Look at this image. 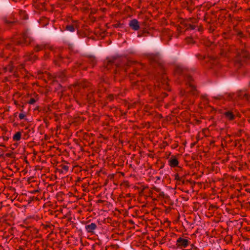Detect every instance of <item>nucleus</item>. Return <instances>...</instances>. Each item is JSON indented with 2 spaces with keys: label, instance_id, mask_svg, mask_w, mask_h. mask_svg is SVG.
<instances>
[{
  "label": "nucleus",
  "instance_id": "obj_1",
  "mask_svg": "<svg viewBox=\"0 0 250 250\" xmlns=\"http://www.w3.org/2000/svg\"><path fill=\"white\" fill-rule=\"evenodd\" d=\"M31 38L29 36L27 32L24 33L20 38H15L10 41V42H7L5 44V48L2 53L0 54L1 58L8 57L10 54L7 51L8 50H14V48L13 46V44L23 46L24 45H28L31 42Z\"/></svg>",
  "mask_w": 250,
  "mask_h": 250
},
{
  "label": "nucleus",
  "instance_id": "obj_2",
  "mask_svg": "<svg viewBox=\"0 0 250 250\" xmlns=\"http://www.w3.org/2000/svg\"><path fill=\"white\" fill-rule=\"evenodd\" d=\"M18 62L17 61V59H12L7 65L3 67V70L4 72H9L15 77H17L19 76V71L24 68L23 64L20 65H18Z\"/></svg>",
  "mask_w": 250,
  "mask_h": 250
},
{
  "label": "nucleus",
  "instance_id": "obj_3",
  "mask_svg": "<svg viewBox=\"0 0 250 250\" xmlns=\"http://www.w3.org/2000/svg\"><path fill=\"white\" fill-rule=\"evenodd\" d=\"M126 62V58H114L111 60H107L105 67L107 69H110L113 65L116 66V67H119Z\"/></svg>",
  "mask_w": 250,
  "mask_h": 250
},
{
  "label": "nucleus",
  "instance_id": "obj_4",
  "mask_svg": "<svg viewBox=\"0 0 250 250\" xmlns=\"http://www.w3.org/2000/svg\"><path fill=\"white\" fill-rule=\"evenodd\" d=\"M52 47L48 44H41L37 45L35 48V50L36 52L40 51L41 50L44 51V55L43 58L44 59H46L49 57V50H51Z\"/></svg>",
  "mask_w": 250,
  "mask_h": 250
},
{
  "label": "nucleus",
  "instance_id": "obj_5",
  "mask_svg": "<svg viewBox=\"0 0 250 250\" xmlns=\"http://www.w3.org/2000/svg\"><path fill=\"white\" fill-rule=\"evenodd\" d=\"M187 84L188 86L187 87L188 92H190L193 95H196L198 94L197 90L196 89L194 84L192 83V78L190 76H188L187 78Z\"/></svg>",
  "mask_w": 250,
  "mask_h": 250
},
{
  "label": "nucleus",
  "instance_id": "obj_6",
  "mask_svg": "<svg viewBox=\"0 0 250 250\" xmlns=\"http://www.w3.org/2000/svg\"><path fill=\"white\" fill-rule=\"evenodd\" d=\"M250 59V55L245 50H242L241 52H238L236 61L239 62H245L247 59Z\"/></svg>",
  "mask_w": 250,
  "mask_h": 250
},
{
  "label": "nucleus",
  "instance_id": "obj_7",
  "mask_svg": "<svg viewBox=\"0 0 250 250\" xmlns=\"http://www.w3.org/2000/svg\"><path fill=\"white\" fill-rule=\"evenodd\" d=\"M236 98V100L249 101H250V95L246 91L240 90L237 92Z\"/></svg>",
  "mask_w": 250,
  "mask_h": 250
},
{
  "label": "nucleus",
  "instance_id": "obj_8",
  "mask_svg": "<svg viewBox=\"0 0 250 250\" xmlns=\"http://www.w3.org/2000/svg\"><path fill=\"white\" fill-rule=\"evenodd\" d=\"M189 244V241L182 237L178 238L176 242V247L179 249L186 248Z\"/></svg>",
  "mask_w": 250,
  "mask_h": 250
},
{
  "label": "nucleus",
  "instance_id": "obj_9",
  "mask_svg": "<svg viewBox=\"0 0 250 250\" xmlns=\"http://www.w3.org/2000/svg\"><path fill=\"white\" fill-rule=\"evenodd\" d=\"M157 86L163 88L164 89L168 90V84L167 80V78L166 76H163L162 80L158 82Z\"/></svg>",
  "mask_w": 250,
  "mask_h": 250
},
{
  "label": "nucleus",
  "instance_id": "obj_10",
  "mask_svg": "<svg viewBox=\"0 0 250 250\" xmlns=\"http://www.w3.org/2000/svg\"><path fill=\"white\" fill-rule=\"evenodd\" d=\"M56 79L61 82H64L67 80V76L65 71L59 72L56 74Z\"/></svg>",
  "mask_w": 250,
  "mask_h": 250
},
{
  "label": "nucleus",
  "instance_id": "obj_11",
  "mask_svg": "<svg viewBox=\"0 0 250 250\" xmlns=\"http://www.w3.org/2000/svg\"><path fill=\"white\" fill-rule=\"evenodd\" d=\"M129 26L134 30H138L140 26L139 24V22L136 19H133L132 20H131L129 21Z\"/></svg>",
  "mask_w": 250,
  "mask_h": 250
},
{
  "label": "nucleus",
  "instance_id": "obj_12",
  "mask_svg": "<svg viewBox=\"0 0 250 250\" xmlns=\"http://www.w3.org/2000/svg\"><path fill=\"white\" fill-rule=\"evenodd\" d=\"M78 28V25L77 21H74L73 24L67 25L65 29L70 32H74L76 29Z\"/></svg>",
  "mask_w": 250,
  "mask_h": 250
},
{
  "label": "nucleus",
  "instance_id": "obj_13",
  "mask_svg": "<svg viewBox=\"0 0 250 250\" xmlns=\"http://www.w3.org/2000/svg\"><path fill=\"white\" fill-rule=\"evenodd\" d=\"M25 61H30L31 62H34L37 59V57L34 55L33 53H27L25 56Z\"/></svg>",
  "mask_w": 250,
  "mask_h": 250
},
{
  "label": "nucleus",
  "instance_id": "obj_14",
  "mask_svg": "<svg viewBox=\"0 0 250 250\" xmlns=\"http://www.w3.org/2000/svg\"><path fill=\"white\" fill-rule=\"evenodd\" d=\"M97 228V225L94 223H91L90 224L86 225L85 226L86 230L89 233H93L94 230Z\"/></svg>",
  "mask_w": 250,
  "mask_h": 250
},
{
  "label": "nucleus",
  "instance_id": "obj_15",
  "mask_svg": "<svg viewBox=\"0 0 250 250\" xmlns=\"http://www.w3.org/2000/svg\"><path fill=\"white\" fill-rule=\"evenodd\" d=\"M89 83L86 81H80L78 82L75 85L76 88H85L89 86Z\"/></svg>",
  "mask_w": 250,
  "mask_h": 250
},
{
  "label": "nucleus",
  "instance_id": "obj_16",
  "mask_svg": "<svg viewBox=\"0 0 250 250\" xmlns=\"http://www.w3.org/2000/svg\"><path fill=\"white\" fill-rule=\"evenodd\" d=\"M196 57L198 58L199 60H203V59H206L208 60L206 61V62H209L210 64H213L215 63V61L213 60V59H210L208 58H206L205 56L202 55L200 54H198L196 55Z\"/></svg>",
  "mask_w": 250,
  "mask_h": 250
},
{
  "label": "nucleus",
  "instance_id": "obj_17",
  "mask_svg": "<svg viewBox=\"0 0 250 250\" xmlns=\"http://www.w3.org/2000/svg\"><path fill=\"white\" fill-rule=\"evenodd\" d=\"M186 69L184 68L181 66H177L175 69V73L177 74L185 75Z\"/></svg>",
  "mask_w": 250,
  "mask_h": 250
},
{
  "label": "nucleus",
  "instance_id": "obj_18",
  "mask_svg": "<svg viewBox=\"0 0 250 250\" xmlns=\"http://www.w3.org/2000/svg\"><path fill=\"white\" fill-rule=\"evenodd\" d=\"M168 161L169 164L171 167H175L178 165L177 159L174 156L171 157Z\"/></svg>",
  "mask_w": 250,
  "mask_h": 250
},
{
  "label": "nucleus",
  "instance_id": "obj_19",
  "mask_svg": "<svg viewBox=\"0 0 250 250\" xmlns=\"http://www.w3.org/2000/svg\"><path fill=\"white\" fill-rule=\"evenodd\" d=\"M148 59L151 63L157 62L159 60V57L156 55H150L148 57Z\"/></svg>",
  "mask_w": 250,
  "mask_h": 250
},
{
  "label": "nucleus",
  "instance_id": "obj_20",
  "mask_svg": "<svg viewBox=\"0 0 250 250\" xmlns=\"http://www.w3.org/2000/svg\"><path fill=\"white\" fill-rule=\"evenodd\" d=\"M225 117L229 120H233L234 119V115L231 111H227L224 113Z\"/></svg>",
  "mask_w": 250,
  "mask_h": 250
},
{
  "label": "nucleus",
  "instance_id": "obj_21",
  "mask_svg": "<svg viewBox=\"0 0 250 250\" xmlns=\"http://www.w3.org/2000/svg\"><path fill=\"white\" fill-rule=\"evenodd\" d=\"M21 132H16L13 136V140L15 141H18L21 139Z\"/></svg>",
  "mask_w": 250,
  "mask_h": 250
},
{
  "label": "nucleus",
  "instance_id": "obj_22",
  "mask_svg": "<svg viewBox=\"0 0 250 250\" xmlns=\"http://www.w3.org/2000/svg\"><path fill=\"white\" fill-rule=\"evenodd\" d=\"M87 99L89 102L92 103L95 100V97L92 92H89L87 95Z\"/></svg>",
  "mask_w": 250,
  "mask_h": 250
},
{
  "label": "nucleus",
  "instance_id": "obj_23",
  "mask_svg": "<svg viewBox=\"0 0 250 250\" xmlns=\"http://www.w3.org/2000/svg\"><path fill=\"white\" fill-rule=\"evenodd\" d=\"M19 15H20V16L21 17V18L23 20H26L28 18V16L26 14L25 11L20 10Z\"/></svg>",
  "mask_w": 250,
  "mask_h": 250
},
{
  "label": "nucleus",
  "instance_id": "obj_24",
  "mask_svg": "<svg viewBox=\"0 0 250 250\" xmlns=\"http://www.w3.org/2000/svg\"><path fill=\"white\" fill-rule=\"evenodd\" d=\"M175 179L177 180H179L180 181H182L183 184L184 183V181L182 180V177H180L178 174H175Z\"/></svg>",
  "mask_w": 250,
  "mask_h": 250
},
{
  "label": "nucleus",
  "instance_id": "obj_25",
  "mask_svg": "<svg viewBox=\"0 0 250 250\" xmlns=\"http://www.w3.org/2000/svg\"><path fill=\"white\" fill-rule=\"evenodd\" d=\"M4 22L7 24H11L14 23L15 22V21H10V20H7V19H5Z\"/></svg>",
  "mask_w": 250,
  "mask_h": 250
},
{
  "label": "nucleus",
  "instance_id": "obj_26",
  "mask_svg": "<svg viewBox=\"0 0 250 250\" xmlns=\"http://www.w3.org/2000/svg\"><path fill=\"white\" fill-rule=\"evenodd\" d=\"M36 102V100L34 98H31L28 102V103L32 104H34Z\"/></svg>",
  "mask_w": 250,
  "mask_h": 250
},
{
  "label": "nucleus",
  "instance_id": "obj_27",
  "mask_svg": "<svg viewBox=\"0 0 250 250\" xmlns=\"http://www.w3.org/2000/svg\"><path fill=\"white\" fill-rule=\"evenodd\" d=\"M214 98L217 100H221L223 99V97L221 95H218L216 97H214Z\"/></svg>",
  "mask_w": 250,
  "mask_h": 250
},
{
  "label": "nucleus",
  "instance_id": "obj_28",
  "mask_svg": "<svg viewBox=\"0 0 250 250\" xmlns=\"http://www.w3.org/2000/svg\"><path fill=\"white\" fill-rule=\"evenodd\" d=\"M19 117L21 120H22L25 117V115L23 113H20L19 114Z\"/></svg>",
  "mask_w": 250,
  "mask_h": 250
},
{
  "label": "nucleus",
  "instance_id": "obj_29",
  "mask_svg": "<svg viewBox=\"0 0 250 250\" xmlns=\"http://www.w3.org/2000/svg\"><path fill=\"white\" fill-rule=\"evenodd\" d=\"M69 167L67 166H63L62 167V169H63L65 171L68 170Z\"/></svg>",
  "mask_w": 250,
  "mask_h": 250
},
{
  "label": "nucleus",
  "instance_id": "obj_30",
  "mask_svg": "<svg viewBox=\"0 0 250 250\" xmlns=\"http://www.w3.org/2000/svg\"><path fill=\"white\" fill-rule=\"evenodd\" d=\"M185 93V91L184 90H183V91H182V90H181V91H180V95H181V96H184V95Z\"/></svg>",
  "mask_w": 250,
  "mask_h": 250
},
{
  "label": "nucleus",
  "instance_id": "obj_31",
  "mask_svg": "<svg viewBox=\"0 0 250 250\" xmlns=\"http://www.w3.org/2000/svg\"><path fill=\"white\" fill-rule=\"evenodd\" d=\"M167 95L165 93L164 94V97H166Z\"/></svg>",
  "mask_w": 250,
  "mask_h": 250
},
{
  "label": "nucleus",
  "instance_id": "obj_32",
  "mask_svg": "<svg viewBox=\"0 0 250 250\" xmlns=\"http://www.w3.org/2000/svg\"><path fill=\"white\" fill-rule=\"evenodd\" d=\"M130 62H127V65H130Z\"/></svg>",
  "mask_w": 250,
  "mask_h": 250
},
{
  "label": "nucleus",
  "instance_id": "obj_33",
  "mask_svg": "<svg viewBox=\"0 0 250 250\" xmlns=\"http://www.w3.org/2000/svg\"><path fill=\"white\" fill-rule=\"evenodd\" d=\"M99 90L100 91V89ZM100 91L102 92V89H101Z\"/></svg>",
  "mask_w": 250,
  "mask_h": 250
}]
</instances>
